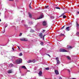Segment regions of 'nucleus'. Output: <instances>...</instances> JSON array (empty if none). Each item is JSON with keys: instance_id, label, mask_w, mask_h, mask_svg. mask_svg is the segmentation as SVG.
Segmentation results:
<instances>
[{"instance_id": "f257e3e1", "label": "nucleus", "mask_w": 79, "mask_h": 79, "mask_svg": "<svg viewBox=\"0 0 79 79\" xmlns=\"http://www.w3.org/2000/svg\"><path fill=\"white\" fill-rule=\"evenodd\" d=\"M22 63V59L19 58L15 60V61H13V63L15 64H21Z\"/></svg>"}, {"instance_id": "f03ea898", "label": "nucleus", "mask_w": 79, "mask_h": 79, "mask_svg": "<svg viewBox=\"0 0 79 79\" xmlns=\"http://www.w3.org/2000/svg\"><path fill=\"white\" fill-rule=\"evenodd\" d=\"M43 25L44 26H46V27H47V22L45 21H44L43 22Z\"/></svg>"}, {"instance_id": "7ed1b4c3", "label": "nucleus", "mask_w": 79, "mask_h": 79, "mask_svg": "<svg viewBox=\"0 0 79 79\" xmlns=\"http://www.w3.org/2000/svg\"><path fill=\"white\" fill-rule=\"evenodd\" d=\"M60 52H67L66 50L63 48L60 49Z\"/></svg>"}, {"instance_id": "20e7f679", "label": "nucleus", "mask_w": 79, "mask_h": 79, "mask_svg": "<svg viewBox=\"0 0 79 79\" xmlns=\"http://www.w3.org/2000/svg\"><path fill=\"white\" fill-rule=\"evenodd\" d=\"M32 62H33V63H35V60H29L28 61H27L28 63H32Z\"/></svg>"}, {"instance_id": "39448f33", "label": "nucleus", "mask_w": 79, "mask_h": 79, "mask_svg": "<svg viewBox=\"0 0 79 79\" xmlns=\"http://www.w3.org/2000/svg\"><path fill=\"white\" fill-rule=\"evenodd\" d=\"M7 26H8V24H6V26H5L4 30H3V31H2V33H4L5 32V28H6V27H7Z\"/></svg>"}, {"instance_id": "423d86ee", "label": "nucleus", "mask_w": 79, "mask_h": 79, "mask_svg": "<svg viewBox=\"0 0 79 79\" xmlns=\"http://www.w3.org/2000/svg\"><path fill=\"white\" fill-rule=\"evenodd\" d=\"M39 36L40 38H41V39L43 37V35L42 34V33H40V34Z\"/></svg>"}, {"instance_id": "0eeeda50", "label": "nucleus", "mask_w": 79, "mask_h": 79, "mask_svg": "<svg viewBox=\"0 0 79 79\" xmlns=\"http://www.w3.org/2000/svg\"><path fill=\"white\" fill-rule=\"evenodd\" d=\"M39 76H41L42 74V71H40L38 73Z\"/></svg>"}, {"instance_id": "6e6552de", "label": "nucleus", "mask_w": 79, "mask_h": 79, "mask_svg": "<svg viewBox=\"0 0 79 79\" xmlns=\"http://www.w3.org/2000/svg\"><path fill=\"white\" fill-rule=\"evenodd\" d=\"M20 40H21L22 41H27V40L25 38H23V39H20Z\"/></svg>"}, {"instance_id": "1a4fd4ad", "label": "nucleus", "mask_w": 79, "mask_h": 79, "mask_svg": "<svg viewBox=\"0 0 79 79\" xmlns=\"http://www.w3.org/2000/svg\"><path fill=\"white\" fill-rule=\"evenodd\" d=\"M70 28V27H67L66 28V30L67 31H70V29L69 28Z\"/></svg>"}, {"instance_id": "9d476101", "label": "nucleus", "mask_w": 79, "mask_h": 79, "mask_svg": "<svg viewBox=\"0 0 79 79\" xmlns=\"http://www.w3.org/2000/svg\"><path fill=\"white\" fill-rule=\"evenodd\" d=\"M11 58H12V62H13V61H14V60H14V59H15L16 57L14 56H12Z\"/></svg>"}, {"instance_id": "9b49d317", "label": "nucleus", "mask_w": 79, "mask_h": 79, "mask_svg": "<svg viewBox=\"0 0 79 79\" xmlns=\"http://www.w3.org/2000/svg\"><path fill=\"white\" fill-rule=\"evenodd\" d=\"M55 73L56 74V75H58V74H59V73L58 72V71L57 70H55Z\"/></svg>"}, {"instance_id": "f8f14e48", "label": "nucleus", "mask_w": 79, "mask_h": 79, "mask_svg": "<svg viewBox=\"0 0 79 79\" xmlns=\"http://www.w3.org/2000/svg\"><path fill=\"white\" fill-rule=\"evenodd\" d=\"M28 15L29 16V18H32V14H31V13H29Z\"/></svg>"}, {"instance_id": "ddd939ff", "label": "nucleus", "mask_w": 79, "mask_h": 79, "mask_svg": "<svg viewBox=\"0 0 79 79\" xmlns=\"http://www.w3.org/2000/svg\"><path fill=\"white\" fill-rule=\"evenodd\" d=\"M76 26L77 28H79V24L77 23V22H76Z\"/></svg>"}, {"instance_id": "4468645a", "label": "nucleus", "mask_w": 79, "mask_h": 79, "mask_svg": "<svg viewBox=\"0 0 79 79\" xmlns=\"http://www.w3.org/2000/svg\"><path fill=\"white\" fill-rule=\"evenodd\" d=\"M8 73L10 74V73H12V70H10L8 71Z\"/></svg>"}, {"instance_id": "2eb2a0df", "label": "nucleus", "mask_w": 79, "mask_h": 79, "mask_svg": "<svg viewBox=\"0 0 79 79\" xmlns=\"http://www.w3.org/2000/svg\"><path fill=\"white\" fill-rule=\"evenodd\" d=\"M43 18V15H41L40 17L38 18V19H41Z\"/></svg>"}, {"instance_id": "dca6fc26", "label": "nucleus", "mask_w": 79, "mask_h": 79, "mask_svg": "<svg viewBox=\"0 0 79 79\" xmlns=\"http://www.w3.org/2000/svg\"><path fill=\"white\" fill-rule=\"evenodd\" d=\"M10 67H13L14 65L12 64H9Z\"/></svg>"}, {"instance_id": "f3484780", "label": "nucleus", "mask_w": 79, "mask_h": 79, "mask_svg": "<svg viewBox=\"0 0 79 79\" xmlns=\"http://www.w3.org/2000/svg\"><path fill=\"white\" fill-rule=\"evenodd\" d=\"M22 68H23V69H26V66L24 65L22 66Z\"/></svg>"}, {"instance_id": "a211bd4d", "label": "nucleus", "mask_w": 79, "mask_h": 79, "mask_svg": "<svg viewBox=\"0 0 79 79\" xmlns=\"http://www.w3.org/2000/svg\"><path fill=\"white\" fill-rule=\"evenodd\" d=\"M72 48V47H71V46H67L68 49H69V48Z\"/></svg>"}, {"instance_id": "6ab92c4d", "label": "nucleus", "mask_w": 79, "mask_h": 79, "mask_svg": "<svg viewBox=\"0 0 79 79\" xmlns=\"http://www.w3.org/2000/svg\"><path fill=\"white\" fill-rule=\"evenodd\" d=\"M67 13L66 12H64V13H63L61 15L60 17L63 16V15H64V14H65V13Z\"/></svg>"}, {"instance_id": "aec40b11", "label": "nucleus", "mask_w": 79, "mask_h": 79, "mask_svg": "<svg viewBox=\"0 0 79 79\" xmlns=\"http://www.w3.org/2000/svg\"><path fill=\"white\" fill-rule=\"evenodd\" d=\"M12 50H13L14 51H15V52L16 51H17V50H17V49H16V50L14 49V48H13V47H12Z\"/></svg>"}, {"instance_id": "412c9836", "label": "nucleus", "mask_w": 79, "mask_h": 79, "mask_svg": "<svg viewBox=\"0 0 79 79\" xmlns=\"http://www.w3.org/2000/svg\"><path fill=\"white\" fill-rule=\"evenodd\" d=\"M30 32H34V30L33 29H31V30L30 31Z\"/></svg>"}, {"instance_id": "4be33fe9", "label": "nucleus", "mask_w": 79, "mask_h": 79, "mask_svg": "<svg viewBox=\"0 0 79 79\" xmlns=\"http://www.w3.org/2000/svg\"><path fill=\"white\" fill-rule=\"evenodd\" d=\"M50 18H51V19H54V18H55V17H54V16H52L50 17Z\"/></svg>"}, {"instance_id": "5701e85b", "label": "nucleus", "mask_w": 79, "mask_h": 79, "mask_svg": "<svg viewBox=\"0 0 79 79\" xmlns=\"http://www.w3.org/2000/svg\"><path fill=\"white\" fill-rule=\"evenodd\" d=\"M29 24L31 25V24H33V23L32 22H29Z\"/></svg>"}, {"instance_id": "b1692460", "label": "nucleus", "mask_w": 79, "mask_h": 79, "mask_svg": "<svg viewBox=\"0 0 79 79\" xmlns=\"http://www.w3.org/2000/svg\"><path fill=\"white\" fill-rule=\"evenodd\" d=\"M60 64V61L59 60L57 61V64Z\"/></svg>"}, {"instance_id": "393cba45", "label": "nucleus", "mask_w": 79, "mask_h": 79, "mask_svg": "<svg viewBox=\"0 0 79 79\" xmlns=\"http://www.w3.org/2000/svg\"><path fill=\"white\" fill-rule=\"evenodd\" d=\"M76 34L77 35H79V32L78 31H77L76 33Z\"/></svg>"}, {"instance_id": "a878e982", "label": "nucleus", "mask_w": 79, "mask_h": 79, "mask_svg": "<svg viewBox=\"0 0 79 79\" xmlns=\"http://www.w3.org/2000/svg\"><path fill=\"white\" fill-rule=\"evenodd\" d=\"M63 18L64 19H65V18H66V15H64L63 16Z\"/></svg>"}, {"instance_id": "bb28decb", "label": "nucleus", "mask_w": 79, "mask_h": 79, "mask_svg": "<svg viewBox=\"0 0 79 79\" xmlns=\"http://www.w3.org/2000/svg\"><path fill=\"white\" fill-rule=\"evenodd\" d=\"M67 58L68 59V60H71V59L70 58V57H69V56H67Z\"/></svg>"}, {"instance_id": "cd10ccee", "label": "nucleus", "mask_w": 79, "mask_h": 79, "mask_svg": "<svg viewBox=\"0 0 79 79\" xmlns=\"http://www.w3.org/2000/svg\"><path fill=\"white\" fill-rule=\"evenodd\" d=\"M60 36H64V34L61 33L60 34Z\"/></svg>"}, {"instance_id": "c85d7f7f", "label": "nucleus", "mask_w": 79, "mask_h": 79, "mask_svg": "<svg viewBox=\"0 0 79 79\" xmlns=\"http://www.w3.org/2000/svg\"><path fill=\"white\" fill-rule=\"evenodd\" d=\"M19 56H23V53H22L21 52L19 54Z\"/></svg>"}, {"instance_id": "c756f323", "label": "nucleus", "mask_w": 79, "mask_h": 79, "mask_svg": "<svg viewBox=\"0 0 79 79\" xmlns=\"http://www.w3.org/2000/svg\"><path fill=\"white\" fill-rule=\"evenodd\" d=\"M46 70H49V68H46L45 69Z\"/></svg>"}, {"instance_id": "7c9ffc66", "label": "nucleus", "mask_w": 79, "mask_h": 79, "mask_svg": "<svg viewBox=\"0 0 79 79\" xmlns=\"http://www.w3.org/2000/svg\"><path fill=\"white\" fill-rule=\"evenodd\" d=\"M28 48H31V47H32L31 46V45H29L28 47Z\"/></svg>"}, {"instance_id": "2f4dec72", "label": "nucleus", "mask_w": 79, "mask_h": 79, "mask_svg": "<svg viewBox=\"0 0 79 79\" xmlns=\"http://www.w3.org/2000/svg\"><path fill=\"white\" fill-rule=\"evenodd\" d=\"M55 8H56V9H59V10H60V8L58 7H56Z\"/></svg>"}, {"instance_id": "473e14b6", "label": "nucleus", "mask_w": 79, "mask_h": 79, "mask_svg": "<svg viewBox=\"0 0 79 79\" xmlns=\"http://www.w3.org/2000/svg\"><path fill=\"white\" fill-rule=\"evenodd\" d=\"M40 44L41 45H44V43L43 42H41L40 43Z\"/></svg>"}, {"instance_id": "72a5a7b5", "label": "nucleus", "mask_w": 79, "mask_h": 79, "mask_svg": "<svg viewBox=\"0 0 79 79\" xmlns=\"http://www.w3.org/2000/svg\"><path fill=\"white\" fill-rule=\"evenodd\" d=\"M31 3H30L29 5V7L30 8H31L32 7H31Z\"/></svg>"}, {"instance_id": "f704fd0d", "label": "nucleus", "mask_w": 79, "mask_h": 79, "mask_svg": "<svg viewBox=\"0 0 79 79\" xmlns=\"http://www.w3.org/2000/svg\"><path fill=\"white\" fill-rule=\"evenodd\" d=\"M22 33H20V35H19V36H21V35H22Z\"/></svg>"}, {"instance_id": "c9c22d12", "label": "nucleus", "mask_w": 79, "mask_h": 79, "mask_svg": "<svg viewBox=\"0 0 79 79\" xmlns=\"http://www.w3.org/2000/svg\"><path fill=\"white\" fill-rule=\"evenodd\" d=\"M56 61H58V57H56Z\"/></svg>"}, {"instance_id": "e433bc0d", "label": "nucleus", "mask_w": 79, "mask_h": 79, "mask_svg": "<svg viewBox=\"0 0 79 79\" xmlns=\"http://www.w3.org/2000/svg\"><path fill=\"white\" fill-rule=\"evenodd\" d=\"M48 6H45V8H48Z\"/></svg>"}, {"instance_id": "4c0bfd02", "label": "nucleus", "mask_w": 79, "mask_h": 79, "mask_svg": "<svg viewBox=\"0 0 79 79\" xmlns=\"http://www.w3.org/2000/svg\"><path fill=\"white\" fill-rule=\"evenodd\" d=\"M67 71H68L69 73H70V70H69V69H67Z\"/></svg>"}, {"instance_id": "58836bf2", "label": "nucleus", "mask_w": 79, "mask_h": 79, "mask_svg": "<svg viewBox=\"0 0 79 79\" xmlns=\"http://www.w3.org/2000/svg\"><path fill=\"white\" fill-rule=\"evenodd\" d=\"M64 26H64L63 27H62L61 28V29H63V28H64Z\"/></svg>"}, {"instance_id": "ea45409f", "label": "nucleus", "mask_w": 79, "mask_h": 79, "mask_svg": "<svg viewBox=\"0 0 79 79\" xmlns=\"http://www.w3.org/2000/svg\"><path fill=\"white\" fill-rule=\"evenodd\" d=\"M17 47H18V48L19 49V50H20V48H19V46H17Z\"/></svg>"}, {"instance_id": "a19ab883", "label": "nucleus", "mask_w": 79, "mask_h": 79, "mask_svg": "<svg viewBox=\"0 0 79 79\" xmlns=\"http://www.w3.org/2000/svg\"><path fill=\"white\" fill-rule=\"evenodd\" d=\"M41 55H45V54H43V53H42L41 54Z\"/></svg>"}, {"instance_id": "79ce46f5", "label": "nucleus", "mask_w": 79, "mask_h": 79, "mask_svg": "<svg viewBox=\"0 0 79 79\" xmlns=\"http://www.w3.org/2000/svg\"><path fill=\"white\" fill-rule=\"evenodd\" d=\"M25 75L24 74H22L21 76H24Z\"/></svg>"}, {"instance_id": "37998d69", "label": "nucleus", "mask_w": 79, "mask_h": 79, "mask_svg": "<svg viewBox=\"0 0 79 79\" xmlns=\"http://www.w3.org/2000/svg\"><path fill=\"white\" fill-rule=\"evenodd\" d=\"M43 33H44V31H45V30H43Z\"/></svg>"}, {"instance_id": "c03bdc74", "label": "nucleus", "mask_w": 79, "mask_h": 79, "mask_svg": "<svg viewBox=\"0 0 79 79\" xmlns=\"http://www.w3.org/2000/svg\"><path fill=\"white\" fill-rule=\"evenodd\" d=\"M72 79H76V78H72Z\"/></svg>"}, {"instance_id": "a18cd8bd", "label": "nucleus", "mask_w": 79, "mask_h": 79, "mask_svg": "<svg viewBox=\"0 0 79 79\" xmlns=\"http://www.w3.org/2000/svg\"><path fill=\"white\" fill-rule=\"evenodd\" d=\"M46 35H43V37L44 38V37H45V36Z\"/></svg>"}, {"instance_id": "49530a36", "label": "nucleus", "mask_w": 79, "mask_h": 79, "mask_svg": "<svg viewBox=\"0 0 79 79\" xmlns=\"http://www.w3.org/2000/svg\"><path fill=\"white\" fill-rule=\"evenodd\" d=\"M48 56H50V57H51V56H50V55H49V54H48Z\"/></svg>"}, {"instance_id": "de8ad7c7", "label": "nucleus", "mask_w": 79, "mask_h": 79, "mask_svg": "<svg viewBox=\"0 0 79 79\" xmlns=\"http://www.w3.org/2000/svg\"><path fill=\"white\" fill-rule=\"evenodd\" d=\"M27 72H30V71H29V70H27Z\"/></svg>"}, {"instance_id": "09e8293b", "label": "nucleus", "mask_w": 79, "mask_h": 79, "mask_svg": "<svg viewBox=\"0 0 79 79\" xmlns=\"http://www.w3.org/2000/svg\"><path fill=\"white\" fill-rule=\"evenodd\" d=\"M77 13H78V14H79V11L77 12Z\"/></svg>"}, {"instance_id": "8fccbe9b", "label": "nucleus", "mask_w": 79, "mask_h": 79, "mask_svg": "<svg viewBox=\"0 0 79 79\" xmlns=\"http://www.w3.org/2000/svg\"><path fill=\"white\" fill-rule=\"evenodd\" d=\"M59 79H62V78H61V77H60L59 78Z\"/></svg>"}, {"instance_id": "3c124183", "label": "nucleus", "mask_w": 79, "mask_h": 79, "mask_svg": "<svg viewBox=\"0 0 79 79\" xmlns=\"http://www.w3.org/2000/svg\"><path fill=\"white\" fill-rule=\"evenodd\" d=\"M9 1H13V0H8Z\"/></svg>"}, {"instance_id": "603ef678", "label": "nucleus", "mask_w": 79, "mask_h": 79, "mask_svg": "<svg viewBox=\"0 0 79 79\" xmlns=\"http://www.w3.org/2000/svg\"><path fill=\"white\" fill-rule=\"evenodd\" d=\"M43 40H44V37H43Z\"/></svg>"}, {"instance_id": "864d4df0", "label": "nucleus", "mask_w": 79, "mask_h": 79, "mask_svg": "<svg viewBox=\"0 0 79 79\" xmlns=\"http://www.w3.org/2000/svg\"><path fill=\"white\" fill-rule=\"evenodd\" d=\"M2 20H1V19H0V21H1Z\"/></svg>"}, {"instance_id": "5fc2aeb1", "label": "nucleus", "mask_w": 79, "mask_h": 79, "mask_svg": "<svg viewBox=\"0 0 79 79\" xmlns=\"http://www.w3.org/2000/svg\"><path fill=\"white\" fill-rule=\"evenodd\" d=\"M29 36V35H27V36Z\"/></svg>"}, {"instance_id": "6e6d98bb", "label": "nucleus", "mask_w": 79, "mask_h": 79, "mask_svg": "<svg viewBox=\"0 0 79 79\" xmlns=\"http://www.w3.org/2000/svg\"><path fill=\"white\" fill-rule=\"evenodd\" d=\"M18 67H17V66L16 67H15V68H17Z\"/></svg>"}, {"instance_id": "4d7b16f0", "label": "nucleus", "mask_w": 79, "mask_h": 79, "mask_svg": "<svg viewBox=\"0 0 79 79\" xmlns=\"http://www.w3.org/2000/svg\"><path fill=\"white\" fill-rule=\"evenodd\" d=\"M46 79H50V78H49V79H47V78H46Z\"/></svg>"}, {"instance_id": "13d9d810", "label": "nucleus", "mask_w": 79, "mask_h": 79, "mask_svg": "<svg viewBox=\"0 0 79 79\" xmlns=\"http://www.w3.org/2000/svg\"><path fill=\"white\" fill-rule=\"evenodd\" d=\"M54 79H56V78H54Z\"/></svg>"}, {"instance_id": "bf43d9fd", "label": "nucleus", "mask_w": 79, "mask_h": 79, "mask_svg": "<svg viewBox=\"0 0 79 79\" xmlns=\"http://www.w3.org/2000/svg\"><path fill=\"white\" fill-rule=\"evenodd\" d=\"M64 9H65V8H64Z\"/></svg>"}, {"instance_id": "052dcab7", "label": "nucleus", "mask_w": 79, "mask_h": 79, "mask_svg": "<svg viewBox=\"0 0 79 79\" xmlns=\"http://www.w3.org/2000/svg\"><path fill=\"white\" fill-rule=\"evenodd\" d=\"M31 3H32V2H31Z\"/></svg>"}]
</instances>
